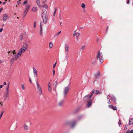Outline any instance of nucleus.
Listing matches in <instances>:
<instances>
[{
  "mask_svg": "<svg viewBox=\"0 0 133 133\" xmlns=\"http://www.w3.org/2000/svg\"><path fill=\"white\" fill-rule=\"evenodd\" d=\"M42 16L43 19V23L44 24H46L48 21V15L45 9H43Z\"/></svg>",
  "mask_w": 133,
  "mask_h": 133,
  "instance_id": "1",
  "label": "nucleus"
},
{
  "mask_svg": "<svg viewBox=\"0 0 133 133\" xmlns=\"http://www.w3.org/2000/svg\"><path fill=\"white\" fill-rule=\"evenodd\" d=\"M36 82L37 89V92L39 93V95H41L42 94V92L41 88L37 80L36 81Z\"/></svg>",
  "mask_w": 133,
  "mask_h": 133,
  "instance_id": "2",
  "label": "nucleus"
},
{
  "mask_svg": "<svg viewBox=\"0 0 133 133\" xmlns=\"http://www.w3.org/2000/svg\"><path fill=\"white\" fill-rule=\"evenodd\" d=\"M96 58L97 59H99L101 63H102L103 58V57L102 55H101V52L100 51H99L96 57Z\"/></svg>",
  "mask_w": 133,
  "mask_h": 133,
  "instance_id": "3",
  "label": "nucleus"
},
{
  "mask_svg": "<svg viewBox=\"0 0 133 133\" xmlns=\"http://www.w3.org/2000/svg\"><path fill=\"white\" fill-rule=\"evenodd\" d=\"M70 88L69 86L65 87L64 89L63 94L64 97H65L67 95L68 91L69 90Z\"/></svg>",
  "mask_w": 133,
  "mask_h": 133,
  "instance_id": "4",
  "label": "nucleus"
},
{
  "mask_svg": "<svg viewBox=\"0 0 133 133\" xmlns=\"http://www.w3.org/2000/svg\"><path fill=\"white\" fill-rule=\"evenodd\" d=\"M76 123V121H72L66 122L65 124L66 125L71 124V127L73 128L75 126Z\"/></svg>",
  "mask_w": 133,
  "mask_h": 133,
  "instance_id": "5",
  "label": "nucleus"
},
{
  "mask_svg": "<svg viewBox=\"0 0 133 133\" xmlns=\"http://www.w3.org/2000/svg\"><path fill=\"white\" fill-rule=\"evenodd\" d=\"M83 99L84 101L87 102L91 99V97H90L89 95H87L84 97Z\"/></svg>",
  "mask_w": 133,
  "mask_h": 133,
  "instance_id": "6",
  "label": "nucleus"
},
{
  "mask_svg": "<svg viewBox=\"0 0 133 133\" xmlns=\"http://www.w3.org/2000/svg\"><path fill=\"white\" fill-rule=\"evenodd\" d=\"M57 81H55L54 82L53 84V85L54 88H53V90L54 91L57 95V92L56 90V88L57 86Z\"/></svg>",
  "mask_w": 133,
  "mask_h": 133,
  "instance_id": "7",
  "label": "nucleus"
},
{
  "mask_svg": "<svg viewBox=\"0 0 133 133\" xmlns=\"http://www.w3.org/2000/svg\"><path fill=\"white\" fill-rule=\"evenodd\" d=\"M33 72L34 76L35 77H36L37 75V72L36 70L34 67L33 68Z\"/></svg>",
  "mask_w": 133,
  "mask_h": 133,
  "instance_id": "8",
  "label": "nucleus"
},
{
  "mask_svg": "<svg viewBox=\"0 0 133 133\" xmlns=\"http://www.w3.org/2000/svg\"><path fill=\"white\" fill-rule=\"evenodd\" d=\"M65 51L66 52V54L69 51L68 48L69 46L68 45L66 44H65Z\"/></svg>",
  "mask_w": 133,
  "mask_h": 133,
  "instance_id": "9",
  "label": "nucleus"
},
{
  "mask_svg": "<svg viewBox=\"0 0 133 133\" xmlns=\"http://www.w3.org/2000/svg\"><path fill=\"white\" fill-rule=\"evenodd\" d=\"M8 16L6 14H4L3 15V19L4 21L6 20L8 17Z\"/></svg>",
  "mask_w": 133,
  "mask_h": 133,
  "instance_id": "10",
  "label": "nucleus"
},
{
  "mask_svg": "<svg viewBox=\"0 0 133 133\" xmlns=\"http://www.w3.org/2000/svg\"><path fill=\"white\" fill-rule=\"evenodd\" d=\"M108 107L110 108H111L114 110H117V107H114L113 105H109Z\"/></svg>",
  "mask_w": 133,
  "mask_h": 133,
  "instance_id": "11",
  "label": "nucleus"
},
{
  "mask_svg": "<svg viewBox=\"0 0 133 133\" xmlns=\"http://www.w3.org/2000/svg\"><path fill=\"white\" fill-rule=\"evenodd\" d=\"M40 27L39 34H40L41 35V36L42 35L43 30L42 29V24L41 23L40 24Z\"/></svg>",
  "mask_w": 133,
  "mask_h": 133,
  "instance_id": "12",
  "label": "nucleus"
},
{
  "mask_svg": "<svg viewBox=\"0 0 133 133\" xmlns=\"http://www.w3.org/2000/svg\"><path fill=\"white\" fill-rule=\"evenodd\" d=\"M9 94H4L3 97H4V101H5L6 99L9 96Z\"/></svg>",
  "mask_w": 133,
  "mask_h": 133,
  "instance_id": "13",
  "label": "nucleus"
},
{
  "mask_svg": "<svg viewBox=\"0 0 133 133\" xmlns=\"http://www.w3.org/2000/svg\"><path fill=\"white\" fill-rule=\"evenodd\" d=\"M51 84L50 82H49L48 84V90L49 91H51Z\"/></svg>",
  "mask_w": 133,
  "mask_h": 133,
  "instance_id": "14",
  "label": "nucleus"
},
{
  "mask_svg": "<svg viewBox=\"0 0 133 133\" xmlns=\"http://www.w3.org/2000/svg\"><path fill=\"white\" fill-rule=\"evenodd\" d=\"M100 75L99 72L98 71L97 72L95 75V77L96 78L98 77Z\"/></svg>",
  "mask_w": 133,
  "mask_h": 133,
  "instance_id": "15",
  "label": "nucleus"
},
{
  "mask_svg": "<svg viewBox=\"0 0 133 133\" xmlns=\"http://www.w3.org/2000/svg\"><path fill=\"white\" fill-rule=\"evenodd\" d=\"M111 98L112 101L114 102V103H116V99L115 97L112 96L111 97Z\"/></svg>",
  "mask_w": 133,
  "mask_h": 133,
  "instance_id": "16",
  "label": "nucleus"
},
{
  "mask_svg": "<svg viewBox=\"0 0 133 133\" xmlns=\"http://www.w3.org/2000/svg\"><path fill=\"white\" fill-rule=\"evenodd\" d=\"M92 100L91 99L88 101L87 103V106L88 107H89L90 105H91L92 103Z\"/></svg>",
  "mask_w": 133,
  "mask_h": 133,
  "instance_id": "17",
  "label": "nucleus"
},
{
  "mask_svg": "<svg viewBox=\"0 0 133 133\" xmlns=\"http://www.w3.org/2000/svg\"><path fill=\"white\" fill-rule=\"evenodd\" d=\"M133 124V118H130L129 121V125H131Z\"/></svg>",
  "mask_w": 133,
  "mask_h": 133,
  "instance_id": "18",
  "label": "nucleus"
},
{
  "mask_svg": "<svg viewBox=\"0 0 133 133\" xmlns=\"http://www.w3.org/2000/svg\"><path fill=\"white\" fill-rule=\"evenodd\" d=\"M64 100H62L59 103V105L60 106H62L64 104Z\"/></svg>",
  "mask_w": 133,
  "mask_h": 133,
  "instance_id": "19",
  "label": "nucleus"
},
{
  "mask_svg": "<svg viewBox=\"0 0 133 133\" xmlns=\"http://www.w3.org/2000/svg\"><path fill=\"white\" fill-rule=\"evenodd\" d=\"M95 93L96 94H102V93L101 92L99 91L98 90H95Z\"/></svg>",
  "mask_w": 133,
  "mask_h": 133,
  "instance_id": "20",
  "label": "nucleus"
},
{
  "mask_svg": "<svg viewBox=\"0 0 133 133\" xmlns=\"http://www.w3.org/2000/svg\"><path fill=\"white\" fill-rule=\"evenodd\" d=\"M27 49V48H25V49H23V48H21L20 49V51L22 53H24L25 52V51Z\"/></svg>",
  "mask_w": 133,
  "mask_h": 133,
  "instance_id": "21",
  "label": "nucleus"
},
{
  "mask_svg": "<svg viewBox=\"0 0 133 133\" xmlns=\"http://www.w3.org/2000/svg\"><path fill=\"white\" fill-rule=\"evenodd\" d=\"M15 61V59H14V58H11L10 60V62L11 63V64L12 65V64L13 63L14 61Z\"/></svg>",
  "mask_w": 133,
  "mask_h": 133,
  "instance_id": "22",
  "label": "nucleus"
},
{
  "mask_svg": "<svg viewBox=\"0 0 133 133\" xmlns=\"http://www.w3.org/2000/svg\"><path fill=\"white\" fill-rule=\"evenodd\" d=\"M24 129L25 130H28V126L27 125H26L25 124H24Z\"/></svg>",
  "mask_w": 133,
  "mask_h": 133,
  "instance_id": "23",
  "label": "nucleus"
},
{
  "mask_svg": "<svg viewBox=\"0 0 133 133\" xmlns=\"http://www.w3.org/2000/svg\"><path fill=\"white\" fill-rule=\"evenodd\" d=\"M37 10V8L36 7H33L32 9V10L34 11H36Z\"/></svg>",
  "mask_w": 133,
  "mask_h": 133,
  "instance_id": "24",
  "label": "nucleus"
},
{
  "mask_svg": "<svg viewBox=\"0 0 133 133\" xmlns=\"http://www.w3.org/2000/svg\"><path fill=\"white\" fill-rule=\"evenodd\" d=\"M19 56H17V55H15L14 56V57H13V58H14V59H15L16 60L19 57Z\"/></svg>",
  "mask_w": 133,
  "mask_h": 133,
  "instance_id": "25",
  "label": "nucleus"
},
{
  "mask_svg": "<svg viewBox=\"0 0 133 133\" xmlns=\"http://www.w3.org/2000/svg\"><path fill=\"white\" fill-rule=\"evenodd\" d=\"M126 133H133V130H132L131 131L128 130L126 131Z\"/></svg>",
  "mask_w": 133,
  "mask_h": 133,
  "instance_id": "26",
  "label": "nucleus"
},
{
  "mask_svg": "<svg viewBox=\"0 0 133 133\" xmlns=\"http://www.w3.org/2000/svg\"><path fill=\"white\" fill-rule=\"evenodd\" d=\"M95 90L94 89L93 90V91H92V92L91 94L90 95V96H90V97H91V98L92 96V95L94 93V92H95Z\"/></svg>",
  "mask_w": 133,
  "mask_h": 133,
  "instance_id": "27",
  "label": "nucleus"
},
{
  "mask_svg": "<svg viewBox=\"0 0 133 133\" xmlns=\"http://www.w3.org/2000/svg\"><path fill=\"white\" fill-rule=\"evenodd\" d=\"M29 6L27 5H26L25 6V9H26V10H29Z\"/></svg>",
  "mask_w": 133,
  "mask_h": 133,
  "instance_id": "28",
  "label": "nucleus"
},
{
  "mask_svg": "<svg viewBox=\"0 0 133 133\" xmlns=\"http://www.w3.org/2000/svg\"><path fill=\"white\" fill-rule=\"evenodd\" d=\"M49 45L50 48H52L53 45L52 43L51 42H50L49 43Z\"/></svg>",
  "mask_w": 133,
  "mask_h": 133,
  "instance_id": "29",
  "label": "nucleus"
},
{
  "mask_svg": "<svg viewBox=\"0 0 133 133\" xmlns=\"http://www.w3.org/2000/svg\"><path fill=\"white\" fill-rule=\"evenodd\" d=\"M36 1L38 5H39L40 3V0H36Z\"/></svg>",
  "mask_w": 133,
  "mask_h": 133,
  "instance_id": "30",
  "label": "nucleus"
},
{
  "mask_svg": "<svg viewBox=\"0 0 133 133\" xmlns=\"http://www.w3.org/2000/svg\"><path fill=\"white\" fill-rule=\"evenodd\" d=\"M44 8H45L46 9H48V6L46 4H44V5L42 6Z\"/></svg>",
  "mask_w": 133,
  "mask_h": 133,
  "instance_id": "31",
  "label": "nucleus"
},
{
  "mask_svg": "<svg viewBox=\"0 0 133 133\" xmlns=\"http://www.w3.org/2000/svg\"><path fill=\"white\" fill-rule=\"evenodd\" d=\"M83 117V116L82 115L78 117V119L79 120L81 119Z\"/></svg>",
  "mask_w": 133,
  "mask_h": 133,
  "instance_id": "32",
  "label": "nucleus"
},
{
  "mask_svg": "<svg viewBox=\"0 0 133 133\" xmlns=\"http://www.w3.org/2000/svg\"><path fill=\"white\" fill-rule=\"evenodd\" d=\"M57 8H55V11H54V13L53 14V15L54 16H55V15L56 13V11H57Z\"/></svg>",
  "mask_w": 133,
  "mask_h": 133,
  "instance_id": "33",
  "label": "nucleus"
},
{
  "mask_svg": "<svg viewBox=\"0 0 133 133\" xmlns=\"http://www.w3.org/2000/svg\"><path fill=\"white\" fill-rule=\"evenodd\" d=\"M6 89L9 90V83L8 85L6 87Z\"/></svg>",
  "mask_w": 133,
  "mask_h": 133,
  "instance_id": "34",
  "label": "nucleus"
},
{
  "mask_svg": "<svg viewBox=\"0 0 133 133\" xmlns=\"http://www.w3.org/2000/svg\"><path fill=\"white\" fill-rule=\"evenodd\" d=\"M9 90H7L6 89H5V94H9Z\"/></svg>",
  "mask_w": 133,
  "mask_h": 133,
  "instance_id": "35",
  "label": "nucleus"
},
{
  "mask_svg": "<svg viewBox=\"0 0 133 133\" xmlns=\"http://www.w3.org/2000/svg\"><path fill=\"white\" fill-rule=\"evenodd\" d=\"M4 112V111H3L0 114V119L2 117V116Z\"/></svg>",
  "mask_w": 133,
  "mask_h": 133,
  "instance_id": "36",
  "label": "nucleus"
},
{
  "mask_svg": "<svg viewBox=\"0 0 133 133\" xmlns=\"http://www.w3.org/2000/svg\"><path fill=\"white\" fill-rule=\"evenodd\" d=\"M23 38V36L22 35H21L19 38L20 40H22Z\"/></svg>",
  "mask_w": 133,
  "mask_h": 133,
  "instance_id": "37",
  "label": "nucleus"
},
{
  "mask_svg": "<svg viewBox=\"0 0 133 133\" xmlns=\"http://www.w3.org/2000/svg\"><path fill=\"white\" fill-rule=\"evenodd\" d=\"M21 0H18V1H17V3L18 5H19L21 4Z\"/></svg>",
  "mask_w": 133,
  "mask_h": 133,
  "instance_id": "38",
  "label": "nucleus"
},
{
  "mask_svg": "<svg viewBox=\"0 0 133 133\" xmlns=\"http://www.w3.org/2000/svg\"><path fill=\"white\" fill-rule=\"evenodd\" d=\"M21 85L22 89L24 90H25V87L24 85L23 84H22Z\"/></svg>",
  "mask_w": 133,
  "mask_h": 133,
  "instance_id": "39",
  "label": "nucleus"
},
{
  "mask_svg": "<svg viewBox=\"0 0 133 133\" xmlns=\"http://www.w3.org/2000/svg\"><path fill=\"white\" fill-rule=\"evenodd\" d=\"M85 5L84 3H82L81 5V6L82 8H84L85 7Z\"/></svg>",
  "mask_w": 133,
  "mask_h": 133,
  "instance_id": "40",
  "label": "nucleus"
},
{
  "mask_svg": "<svg viewBox=\"0 0 133 133\" xmlns=\"http://www.w3.org/2000/svg\"><path fill=\"white\" fill-rule=\"evenodd\" d=\"M26 14L27 13L24 12L23 15V17H25L26 15Z\"/></svg>",
  "mask_w": 133,
  "mask_h": 133,
  "instance_id": "41",
  "label": "nucleus"
},
{
  "mask_svg": "<svg viewBox=\"0 0 133 133\" xmlns=\"http://www.w3.org/2000/svg\"><path fill=\"white\" fill-rule=\"evenodd\" d=\"M85 48V46H82L81 47V49L82 50H83Z\"/></svg>",
  "mask_w": 133,
  "mask_h": 133,
  "instance_id": "42",
  "label": "nucleus"
},
{
  "mask_svg": "<svg viewBox=\"0 0 133 133\" xmlns=\"http://www.w3.org/2000/svg\"><path fill=\"white\" fill-rule=\"evenodd\" d=\"M36 22H35L34 23V28H35L36 27Z\"/></svg>",
  "mask_w": 133,
  "mask_h": 133,
  "instance_id": "43",
  "label": "nucleus"
},
{
  "mask_svg": "<svg viewBox=\"0 0 133 133\" xmlns=\"http://www.w3.org/2000/svg\"><path fill=\"white\" fill-rule=\"evenodd\" d=\"M76 31H74V34H73V35H74V36H75L76 34Z\"/></svg>",
  "mask_w": 133,
  "mask_h": 133,
  "instance_id": "44",
  "label": "nucleus"
},
{
  "mask_svg": "<svg viewBox=\"0 0 133 133\" xmlns=\"http://www.w3.org/2000/svg\"><path fill=\"white\" fill-rule=\"evenodd\" d=\"M128 125H126L125 126V127H124V129L125 130H126L127 129V127H128Z\"/></svg>",
  "mask_w": 133,
  "mask_h": 133,
  "instance_id": "45",
  "label": "nucleus"
},
{
  "mask_svg": "<svg viewBox=\"0 0 133 133\" xmlns=\"http://www.w3.org/2000/svg\"><path fill=\"white\" fill-rule=\"evenodd\" d=\"M80 34L79 33H77L76 35V36L77 37H78L79 36Z\"/></svg>",
  "mask_w": 133,
  "mask_h": 133,
  "instance_id": "46",
  "label": "nucleus"
},
{
  "mask_svg": "<svg viewBox=\"0 0 133 133\" xmlns=\"http://www.w3.org/2000/svg\"><path fill=\"white\" fill-rule=\"evenodd\" d=\"M107 99L109 101V102H108V103H110V100L109 98H108L107 97Z\"/></svg>",
  "mask_w": 133,
  "mask_h": 133,
  "instance_id": "47",
  "label": "nucleus"
},
{
  "mask_svg": "<svg viewBox=\"0 0 133 133\" xmlns=\"http://www.w3.org/2000/svg\"><path fill=\"white\" fill-rule=\"evenodd\" d=\"M24 44L26 47H28V44L27 43H25Z\"/></svg>",
  "mask_w": 133,
  "mask_h": 133,
  "instance_id": "48",
  "label": "nucleus"
},
{
  "mask_svg": "<svg viewBox=\"0 0 133 133\" xmlns=\"http://www.w3.org/2000/svg\"><path fill=\"white\" fill-rule=\"evenodd\" d=\"M56 62L55 63L54 65L53 66V68H55V66H56Z\"/></svg>",
  "mask_w": 133,
  "mask_h": 133,
  "instance_id": "49",
  "label": "nucleus"
},
{
  "mask_svg": "<svg viewBox=\"0 0 133 133\" xmlns=\"http://www.w3.org/2000/svg\"><path fill=\"white\" fill-rule=\"evenodd\" d=\"M28 11V10H26V9H25V10L24 11V12L27 13Z\"/></svg>",
  "mask_w": 133,
  "mask_h": 133,
  "instance_id": "50",
  "label": "nucleus"
},
{
  "mask_svg": "<svg viewBox=\"0 0 133 133\" xmlns=\"http://www.w3.org/2000/svg\"><path fill=\"white\" fill-rule=\"evenodd\" d=\"M108 28H109V26H107V27L106 28V33H107V30L108 29Z\"/></svg>",
  "mask_w": 133,
  "mask_h": 133,
  "instance_id": "51",
  "label": "nucleus"
},
{
  "mask_svg": "<svg viewBox=\"0 0 133 133\" xmlns=\"http://www.w3.org/2000/svg\"><path fill=\"white\" fill-rule=\"evenodd\" d=\"M15 50H14L12 52L13 53V54H16V53L15 52Z\"/></svg>",
  "mask_w": 133,
  "mask_h": 133,
  "instance_id": "52",
  "label": "nucleus"
},
{
  "mask_svg": "<svg viewBox=\"0 0 133 133\" xmlns=\"http://www.w3.org/2000/svg\"><path fill=\"white\" fill-rule=\"evenodd\" d=\"M17 56H21V54H20L19 53V52L18 53L17 55Z\"/></svg>",
  "mask_w": 133,
  "mask_h": 133,
  "instance_id": "53",
  "label": "nucleus"
},
{
  "mask_svg": "<svg viewBox=\"0 0 133 133\" xmlns=\"http://www.w3.org/2000/svg\"><path fill=\"white\" fill-rule=\"evenodd\" d=\"M27 3V1H24L23 2V4H26Z\"/></svg>",
  "mask_w": 133,
  "mask_h": 133,
  "instance_id": "54",
  "label": "nucleus"
},
{
  "mask_svg": "<svg viewBox=\"0 0 133 133\" xmlns=\"http://www.w3.org/2000/svg\"><path fill=\"white\" fill-rule=\"evenodd\" d=\"M118 123L120 125H121V121L120 120H119V121Z\"/></svg>",
  "mask_w": 133,
  "mask_h": 133,
  "instance_id": "55",
  "label": "nucleus"
},
{
  "mask_svg": "<svg viewBox=\"0 0 133 133\" xmlns=\"http://www.w3.org/2000/svg\"><path fill=\"white\" fill-rule=\"evenodd\" d=\"M3 86V85H0V89L2 88Z\"/></svg>",
  "mask_w": 133,
  "mask_h": 133,
  "instance_id": "56",
  "label": "nucleus"
},
{
  "mask_svg": "<svg viewBox=\"0 0 133 133\" xmlns=\"http://www.w3.org/2000/svg\"><path fill=\"white\" fill-rule=\"evenodd\" d=\"M53 75L54 76L55 74V71L54 69L53 70Z\"/></svg>",
  "mask_w": 133,
  "mask_h": 133,
  "instance_id": "57",
  "label": "nucleus"
},
{
  "mask_svg": "<svg viewBox=\"0 0 133 133\" xmlns=\"http://www.w3.org/2000/svg\"><path fill=\"white\" fill-rule=\"evenodd\" d=\"M2 30H3L2 28H1L0 29V32H1L2 31Z\"/></svg>",
  "mask_w": 133,
  "mask_h": 133,
  "instance_id": "58",
  "label": "nucleus"
},
{
  "mask_svg": "<svg viewBox=\"0 0 133 133\" xmlns=\"http://www.w3.org/2000/svg\"><path fill=\"white\" fill-rule=\"evenodd\" d=\"M61 32V31H59L57 34H56V35L57 36Z\"/></svg>",
  "mask_w": 133,
  "mask_h": 133,
  "instance_id": "59",
  "label": "nucleus"
},
{
  "mask_svg": "<svg viewBox=\"0 0 133 133\" xmlns=\"http://www.w3.org/2000/svg\"><path fill=\"white\" fill-rule=\"evenodd\" d=\"M29 81L31 83H32V81H31V79L30 77L29 78Z\"/></svg>",
  "mask_w": 133,
  "mask_h": 133,
  "instance_id": "60",
  "label": "nucleus"
},
{
  "mask_svg": "<svg viewBox=\"0 0 133 133\" xmlns=\"http://www.w3.org/2000/svg\"><path fill=\"white\" fill-rule=\"evenodd\" d=\"M3 8H1L0 9V11L1 12V11L2 10H3Z\"/></svg>",
  "mask_w": 133,
  "mask_h": 133,
  "instance_id": "61",
  "label": "nucleus"
},
{
  "mask_svg": "<svg viewBox=\"0 0 133 133\" xmlns=\"http://www.w3.org/2000/svg\"><path fill=\"white\" fill-rule=\"evenodd\" d=\"M129 0H128L127 2V3L128 4H129Z\"/></svg>",
  "mask_w": 133,
  "mask_h": 133,
  "instance_id": "62",
  "label": "nucleus"
},
{
  "mask_svg": "<svg viewBox=\"0 0 133 133\" xmlns=\"http://www.w3.org/2000/svg\"><path fill=\"white\" fill-rule=\"evenodd\" d=\"M0 104L2 106L3 105V104H2V103L1 102H0Z\"/></svg>",
  "mask_w": 133,
  "mask_h": 133,
  "instance_id": "63",
  "label": "nucleus"
},
{
  "mask_svg": "<svg viewBox=\"0 0 133 133\" xmlns=\"http://www.w3.org/2000/svg\"><path fill=\"white\" fill-rule=\"evenodd\" d=\"M4 85H6V82H4L3 84Z\"/></svg>",
  "mask_w": 133,
  "mask_h": 133,
  "instance_id": "64",
  "label": "nucleus"
}]
</instances>
